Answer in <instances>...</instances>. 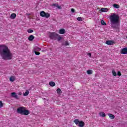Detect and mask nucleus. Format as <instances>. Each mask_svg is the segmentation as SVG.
<instances>
[{"instance_id": "nucleus-28", "label": "nucleus", "mask_w": 127, "mask_h": 127, "mask_svg": "<svg viewBox=\"0 0 127 127\" xmlns=\"http://www.w3.org/2000/svg\"><path fill=\"white\" fill-rule=\"evenodd\" d=\"M3 107V104L2 103V101H0V108H2Z\"/></svg>"}, {"instance_id": "nucleus-34", "label": "nucleus", "mask_w": 127, "mask_h": 127, "mask_svg": "<svg viewBox=\"0 0 127 127\" xmlns=\"http://www.w3.org/2000/svg\"><path fill=\"white\" fill-rule=\"evenodd\" d=\"M71 12L74 13V12H75V9L74 8H71Z\"/></svg>"}, {"instance_id": "nucleus-5", "label": "nucleus", "mask_w": 127, "mask_h": 127, "mask_svg": "<svg viewBox=\"0 0 127 127\" xmlns=\"http://www.w3.org/2000/svg\"><path fill=\"white\" fill-rule=\"evenodd\" d=\"M49 37L53 40H57V37H58V34L55 32H52L50 34Z\"/></svg>"}, {"instance_id": "nucleus-11", "label": "nucleus", "mask_w": 127, "mask_h": 127, "mask_svg": "<svg viewBox=\"0 0 127 127\" xmlns=\"http://www.w3.org/2000/svg\"><path fill=\"white\" fill-rule=\"evenodd\" d=\"M44 17H46V18H48V17H50V14L49 13L45 12V15H44Z\"/></svg>"}, {"instance_id": "nucleus-9", "label": "nucleus", "mask_w": 127, "mask_h": 127, "mask_svg": "<svg viewBox=\"0 0 127 127\" xmlns=\"http://www.w3.org/2000/svg\"><path fill=\"white\" fill-rule=\"evenodd\" d=\"M66 31L64 29H61L59 31L60 34H64Z\"/></svg>"}, {"instance_id": "nucleus-8", "label": "nucleus", "mask_w": 127, "mask_h": 127, "mask_svg": "<svg viewBox=\"0 0 127 127\" xmlns=\"http://www.w3.org/2000/svg\"><path fill=\"white\" fill-rule=\"evenodd\" d=\"M122 54H127V48H124L121 51Z\"/></svg>"}, {"instance_id": "nucleus-4", "label": "nucleus", "mask_w": 127, "mask_h": 127, "mask_svg": "<svg viewBox=\"0 0 127 127\" xmlns=\"http://www.w3.org/2000/svg\"><path fill=\"white\" fill-rule=\"evenodd\" d=\"M74 123H75V125H78V127H83L85 126V123L83 121H79L78 119L74 120Z\"/></svg>"}, {"instance_id": "nucleus-25", "label": "nucleus", "mask_w": 127, "mask_h": 127, "mask_svg": "<svg viewBox=\"0 0 127 127\" xmlns=\"http://www.w3.org/2000/svg\"><path fill=\"white\" fill-rule=\"evenodd\" d=\"M58 41H60L61 40V39H62V37L60 36L59 34H58V37L57 38Z\"/></svg>"}, {"instance_id": "nucleus-13", "label": "nucleus", "mask_w": 127, "mask_h": 127, "mask_svg": "<svg viewBox=\"0 0 127 127\" xmlns=\"http://www.w3.org/2000/svg\"><path fill=\"white\" fill-rule=\"evenodd\" d=\"M57 92L58 95H61L62 94V91L61 90V89L60 88H58L57 90Z\"/></svg>"}, {"instance_id": "nucleus-30", "label": "nucleus", "mask_w": 127, "mask_h": 127, "mask_svg": "<svg viewBox=\"0 0 127 127\" xmlns=\"http://www.w3.org/2000/svg\"><path fill=\"white\" fill-rule=\"evenodd\" d=\"M34 53L35 55H39L40 54V53H39V52L34 51Z\"/></svg>"}, {"instance_id": "nucleus-16", "label": "nucleus", "mask_w": 127, "mask_h": 127, "mask_svg": "<svg viewBox=\"0 0 127 127\" xmlns=\"http://www.w3.org/2000/svg\"><path fill=\"white\" fill-rule=\"evenodd\" d=\"M40 15L42 17H44V15H45V12L44 11H42L40 13Z\"/></svg>"}, {"instance_id": "nucleus-24", "label": "nucleus", "mask_w": 127, "mask_h": 127, "mask_svg": "<svg viewBox=\"0 0 127 127\" xmlns=\"http://www.w3.org/2000/svg\"><path fill=\"white\" fill-rule=\"evenodd\" d=\"M10 82H13L15 80L14 76H11L9 78Z\"/></svg>"}, {"instance_id": "nucleus-36", "label": "nucleus", "mask_w": 127, "mask_h": 127, "mask_svg": "<svg viewBox=\"0 0 127 127\" xmlns=\"http://www.w3.org/2000/svg\"><path fill=\"white\" fill-rule=\"evenodd\" d=\"M18 95H19V96H21V95L22 94V93L21 92H19L18 93Z\"/></svg>"}, {"instance_id": "nucleus-17", "label": "nucleus", "mask_w": 127, "mask_h": 127, "mask_svg": "<svg viewBox=\"0 0 127 127\" xmlns=\"http://www.w3.org/2000/svg\"><path fill=\"white\" fill-rule=\"evenodd\" d=\"M49 85L51 86V87H54V86H55V82L51 81L49 82Z\"/></svg>"}, {"instance_id": "nucleus-14", "label": "nucleus", "mask_w": 127, "mask_h": 127, "mask_svg": "<svg viewBox=\"0 0 127 127\" xmlns=\"http://www.w3.org/2000/svg\"><path fill=\"white\" fill-rule=\"evenodd\" d=\"M108 116L111 120H114V119H115V115L112 114H108Z\"/></svg>"}, {"instance_id": "nucleus-7", "label": "nucleus", "mask_w": 127, "mask_h": 127, "mask_svg": "<svg viewBox=\"0 0 127 127\" xmlns=\"http://www.w3.org/2000/svg\"><path fill=\"white\" fill-rule=\"evenodd\" d=\"M114 43H115L114 41L108 40L106 42V44H107V45H113Z\"/></svg>"}, {"instance_id": "nucleus-21", "label": "nucleus", "mask_w": 127, "mask_h": 127, "mask_svg": "<svg viewBox=\"0 0 127 127\" xmlns=\"http://www.w3.org/2000/svg\"><path fill=\"white\" fill-rule=\"evenodd\" d=\"M99 115H100V117H106V114H105V113H104V112H100L99 113Z\"/></svg>"}, {"instance_id": "nucleus-26", "label": "nucleus", "mask_w": 127, "mask_h": 127, "mask_svg": "<svg viewBox=\"0 0 127 127\" xmlns=\"http://www.w3.org/2000/svg\"><path fill=\"white\" fill-rule=\"evenodd\" d=\"M102 25H107V23L104 21V20H102L101 21Z\"/></svg>"}, {"instance_id": "nucleus-1", "label": "nucleus", "mask_w": 127, "mask_h": 127, "mask_svg": "<svg viewBox=\"0 0 127 127\" xmlns=\"http://www.w3.org/2000/svg\"><path fill=\"white\" fill-rule=\"evenodd\" d=\"M0 54L2 59L5 61L12 59V53L8 47L4 45H0Z\"/></svg>"}, {"instance_id": "nucleus-37", "label": "nucleus", "mask_w": 127, "mask_h": 127, "mask_svg": "<svg viewBox=\"0 0 127 127\" xmlns=\"http://www.w3.org/2000/svg\"><path fill=\"white\" fill-rule=\"evenodd\" d=\"M53 5H54L55 6H56L57 5L56 4H53Z\"/></svg>"}, {"instance_id": "nucleus-12", "label": "nucleus", "mask_w": 127, "mask_h": 127, "mask_svg": "<svg viewBox=\"0 0 127 127\" xmlns=\"http://www.w3.org/2000/svg\"><path fill=\"white\" fill-rule=\"evenodd\" d=\"M34 39V36L33 35H30L28 37V40L29 41H32Z\"/></svg>"}, {"instance_id": "nucleus-32", "label": "nucleus", "mask_w": 127, "mask_h": 127, "mask_svg": "<svg viewBox=\"0 0 127 127\" xmlns=\"http://www.w3.org/2000/svg\"><path fill=\"white\" fill-rule=\"evenodd\" d=\"M56 7H58V8H59V9H61L62 8V7H61V6H59V5L58 4H57Z\"/></svg>"}, {"instance_id": "nucleus-22", "label": "nucleus", "mask_w": 127, "mask_h": 127, "mask_svg": "<svg viewBox=\"0 0 127 127\" xmlns=\"http://www.w3.org/2000/svg\"><path fill=\"white\" fill-rule=\"evenodd\" d=\"M87 73L88 75H91V74H93V70H88L87 71Z\"/></svg>"}, {"instance_id": "nucleus-18", "label": "nucleus", "mask_w": 127, "mask_h": 127, "mask_svg": "<svg viewBox=\"0 0 127 127\" xmlns=\"http://www.w3.org/2000/svg\"><path fill=\"white\" fill-rule=\"evenodd\" d=\"M41 49L39 48L38 47H36L34 48V51H40Z\"/></svg>"}, {"instance_id": "nucleus-19", "label": "nucleus", "mask_w": 127, "mask_h": 127, "mask_svg": "<svg viewBox=\"0 0 127 127\" xmlns=\"http://www.w3.org/2000/svg\"><path fill=\"white\" fill-rule=\"evenodd\" d=\"M28 94H29V91H28V90H26L25 93H23V95L24 97H26L27 96H28Z\"/></svg>"}, {"instance_id": "nucleus-3", "label": "nucleus", "mask_w": 127, "mask_h": 127, "mask_svg": "<svg viewBox=\"0 0 127 127\" xmlns=\"http://www.w3.org/2000/svg\"><path fill=\"white\" fill-rule=\"evenodd\" d=\"M17 114H20V115H24V116H28L30 113L29 110H25V107H20L17 109Z\"/></svg>"}, {"instance_id": "nucleus-29", "label": "nucleus", "mask_w": 127, "mask_h": 127, "mask_svg": "<svg viewBox=\"0 0 127 127\" xmlns=\"http://www.w3.org/2000/svg\"><path fill=\"white\" fill-rule=\"evenodd\" d=\"M27 32H28V33H32V32H33V30L28 29Z\"/></svg>"}, {"instance_id": "nucleus-27", "label": "nucleus", "mask_w": 127, "mask_h": 127, "mask_svg": "<svg viewBox=\"0 0 127 127\" xmlns=\"http://www.w3.org/2000/svg\"><path fill=\"white\" fill-rule=\"evenodd\" d=\"M112 73L114 76H117V72H116V71L115 70H112Z\"/></svg>"}, {"instance_id": "nucleus-10", "label": "nucleus", "mask_w": 127, "mask_h": 127, "mask_svg": "<svg viewBox=\"0 0 127 127\" xmlns=\"http://www.w3.org/2000/svg\"><path fill=\"white\" fill-rule=\"evenodd\" d=\"M10 18L11 19H14V18H15V17H16V14L15 13H12L10 16Z\"/></svg>"}, {"instance_id": "nucleus-15", "label": "nucleus", "mask_w": 127, "mask_h": 127, "mask_svg": "<svg viewBox=\"0 0 127 127\" xmlns=\"http://www.w3.org/2000/svg\"><path fill=\"white\" fill-rule=\"evenodd\" d=\"M101 11L102 12H107L108 11V8H101Z\"/></svg>"}, {"instance_id": "nucleus-20", "label": "nucleus", "mask_w": 127, "mask_h": 127, "mask_svg": "<svg viewBox=\"0 0 127 127\" xmlns=\"http://www.w3.org/2000/svg\"><path fill=\"white\" fill-rule=\"evenodd\" d=\"M70 45L68 41H65L64 43H63V45H64V46H68Z\"/></svg>"}, {"instance_id": "nucleus-35", "label": "nucleus", "mask_w": 127, "mask_h": 127, "mask_svg": "<svg viewBox=\"0 0 127 127\" xmlns=\"http://www.w3.org/2000/svg\"><path fill=\"white\" fill-rule=\"evenodd\" d=\"M87 55H89V57H91V56H92V54L90 53H88L87 54Z\"/></svg>"}, {"instance_id": "nucleus-2", "label": "nucleus", "mask_w": 127, "mask_h": 127, "mask_svg": "<svg viewBox=\"0 0 127 127\" xmlns=\"http://www.w3.org/2000/svg\"><path fill=\"white\" fill-rule=\"evenodd\" d=\"M110 19L111 27L119 30L120 25V16L117 15L116 13H113L112 15L110 16Z\"/></svg>"}, {"instance_id": "nucleus-31", "label": "nucleus", "mask_w": 127, "mask_h": 127, "mask_svg": "<svg viewBox=\"0 0 127 127\" xmlns=\"http://www.w3.org/2000/svg\"><path fill=\"white\" fill-rule=\"evenodd\" d=\"M77 20H78V21H82V17H78L77 18Z\"/></svg>"}, {"instance_id": "nucleus-33", "label": "nucleus", "mask_w": 127, "mask_h": 127, "mask_svg": "<svg viewBox=\"0 0 127 127\" xmlns=\"http://www.w3.org/2000/svg\"><path fill=\"white\" fill-rule=\"evenodd\" d=\"M117 75L118 76H122V73L120 72V71H118V73H117Z\"/></svg>"}, {"instance_id": "nucleus-23", "label": "nucleus", "mask_w": 127, "mask_h": 127, "mask_svg": "<svg viewBox=\"0 0 127 127\" xmlns=\"http://www.w3.org/2000/svg\"><path fill=\"white\" fill-rule=\"evenodd\" d=\"M113 6L114 7H115V8H120V5L118 4H114Z\"/></svg>"}, {"instance_id": "nucleus-6", "label": "nucleus", "mask_w": 127, "mask_h": 127, "mask_svg": "<svg viewBox=\"0 0 127 127\" xmlns=\"http://www.w3.org/2000/svg\"><path fill=\"white\" fill-rule=\"evenodd\" d=\"M11 97L12 98H14L16 100H18V96H17V94H16V93L15 92H12L11 93Z\"/></svg>"}]
</instances>
